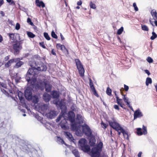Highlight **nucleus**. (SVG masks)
I'll list each match as a JSON object with an SVG mask.
<instances>
[{
  "label": "nucleus",
  "mask_w": 157,
  "mask_h": 157,
  "mask_svg": "<svg viewBox=\"0 0 157 157\" xmlns=\"http://www.w3.org/2000/svg\"><path fill=\"white\" fill-rule=\"evenodd\" d=\"M33 64L29 63L31 68L29 69L26 75V79L29 82L30 79H35L37 80V74H38L39 71H45L47 70V67L43 63H41L39 66L36 67H34V64H36L35 62L33 61Z\"/></svg>",
  "instance_id": "1"
},
{
  "label": "nucleus",
  "mask_w": 157,
  "mask_h": 157,
  "mask_svg": "<svg viewBox=\"0 0 157 157\" xmlns=\"http://www.w3.org/2000/svg\"><path fill=\"white\" fill-rule=\"evenodd\" d=\"M71 128L75 131V134L78 136H81L84 133L88 137H92V132L89 126L86 124H84L82 126L80 125H77L75 124L71 125Z\"/></svg>",
  "instance_id": "2"
},
{
  "label": "nucleus",
  "mask_w": 157,
  "mask_h": 157,
  "mask_svg": "<svg viewBox=\"0 0 157 157\" xmlns=\"http://www.w3.org/2000/svg\"><path fill=\"white\" fill-rule=\"evenodd\" d=\"M27 81L29 83L28 86L25 90V95L27 99L30 100H32V91H36L38 90V89H35V87L37 85L36 79H30L29 82L27 80Z\"/></svg>",
  "instance_id": "3"
},
{
  "label": "nucleus",
  "mask_w": 157,
  "mask_h": 157,
  "mask_svg": "<svg viewBox=\"0 0 157 157\" xmlns=\"http://www.w3.org/2000/svg\"><path fill=\"white\" fill-rule=\"evenodd\" d=\"M102 145V142H100L95 147L92 148L91 150L92 157H99Z\"/></svg>",
  "instance_id": "4"
},
{
  "label": "nucleus",
  "mask_w": 157,
  "mask_h": 157,
  "mask_svg": "<svg viewBox=\"0 0 157 157\" xmlns=\"http://www.w3.org/2000/svg\"><path fill=\"white\" fill-rule=\"evenodd\" d=\"M36 83L37 85L35 87V89L43 90L45 87L46 91L49 92L51 90V86L49 84L46 83L41 80L39 82Z\"/></svg>",
  "instance_id": "5"
},
{
  "label": "nucleus",
  "mask_w": 157,
  "mask_h": 157,
  "mask_svg": "<svg viewBox=\"0 0 157 157\" xmlns=\"http://www.w3.org/2000/svg\"><path fill=\"white\" fill-rule=\"evenodd\" d=\"M79 145L81 149L85 152H88L90 150V147L87 144V141L85 139L82 138L79 140Z\"/></svg>",
  "instance_id": "6"
},
{
  "label": "nucleus",
  "mask_w": 157,
  "mask_h": 157,
  "mask_svg": "<svg viewBox=\"0 0 157 157\" xmlns=\"http://www.w3.org/2000/svg\"><path fill=\"white\" fill-rule=\"evenodd\" d=\"M75 62L80 75L82 77L83 76L85 71L81 62L78 59H75Z\"/></svg>",
  "instance_id": "7"
},
{
  "label": "nucleus",
  "mask_w": 157,
  "mask_h": 157,
  "mask_svg": "<svg viewBox=\"0 0 157 157\" xmlns=\"http://www.w3.org/2000/svg\"><path fill=\"white\" fill-rule=\"evenodd\" d=\"M109 122L110 126L116 130H120L122 128L114 119H113L112 121H109Z\"/></svg>",
  "instance_id": "8"
},
{
  "label": "nucleus",
  "mask_w": 157,
  "mask_h": 157,
  "mask_svg": "<svg viewBox=\"0 0 157 157\" xmlns=\"http://www.w3.org/2000/svg\"><path fill=\"white\" fill-rule=\"evenodd\" d=\"M10 75L11 76L13 77L16 83H17L19 82V81L21 78V77L18 75L17 73L14 72V71L12 70H10Z\"/></svg>",
  "instance_id": "9"
},
{
  "label": "nucleus",
  "mask_w": 157,
  "mask_h": 157,
  "mask_svg": "<svg viewBox=\"0 0 157 157\" xmlns=\"http://www.w3.org/2000/svg\"><path fill=\"white\" fill-rule=\"evenodd\" d=\"M68 119L72 124L74 123L75 121V114L72 111H69L67 114Z\"/></svg>",
  "instance_id": "10"
},
{
  "label": "nucleus",
  "mask_w": 157,
  "mask_h": 157,
  "mask_svg": "<svg viewBox=\"0 0 157 157\" xmlns=\"http://www.w3.org/2000/svg\"><path fill=\"white\" fill-rule=\"evenodd\" d=\"M58 114V112L54 110H51L47 114V116L48 118L52 119L57 116Z\"/></svg>",
  "instance_id": "11"
},
{
  "label": "nucleus",
  "mask_w": 157,
  "mask_h": 157,
  "mask_svg": "<svg viewBox=\"0 0 157 157\" xmlns=\"http://www.w3.org/2000/svg\"><path fill=\"white\" fill-rule=\"evenodd\" d=\"M76 120L78 122V123L76 124V123L74 122V123L71 124V125L74 124H75L77 125V127H78V125H80V124L83 123L84 121L83 118L82 117V116L80 114H77L76 118Z\"/></svg>",
  "instance_id": "12"
},
{
  "label": "nucleus",
  "mask_w": 157,
  "mask_h": 157,
  "mask_svg": "<svg viewBox=\"0 0 157 157\" xmlns=\"http://www.w3.org/2000/svg\"><path fill=\"white\" fill-rule=\"evenodd\" d=\"M53 102V103L56 104L57 105L59 106L61 109H65L66 108L65 103L62 101H58L57 100H54Z\"/></svg>",
  "instance_id": "13"
},
{
  "label": "nucleus",
  "mask_w": 157,
  "mask_h": 157,
  "mask_svg": "<svg viewBox=\"0 0 157 157\" xmlns=\"http://www.w3.org/2000/svg\"><path fill=\"white\" fill-rule=\"evenodd\" d=\"M60 125L63 129L65 130H67L69 128L66 121L65 119L62 121L60 124Z\"/></svg>",
  "instance_id": "14"
},
{
  "label": "nucleus",
  "mask_w": 157,
  "mask_h": 157,
  "mask_svg": "<svg viewBox=\"0 0 157 157\" xmlns=\"http://www.w3.org/2000/svg\"><path fill=\"white\" fill-rule=\"evenodd\" d=\"M142 129L141 128H138V135H142L143 134L145 135L147 134V128L144 125H143V132L141 131Z\"/></svg>",
  "instance_id": "15"
},
{
  "label": "nucleus",
  "mask_w": 157,
  "mask_h": 157,
  "mask_svg": "<svg viewBox=\"0 0 157 157\" xmlns=\"http://www.w3.org/2000/svg\"><path fill=\"white\" fill-rule=\"evenodd\" d=\"M13 48L15 50L14 54H17L19 52V50L21 49L22 47L20 44L17 43L13 45Z\"/></svg>",
  "instance_id": "16"
},
{
  "label": "nucleus",
  "mask_w": 157,
  "mask_h": 157,
  "mask_svg": "<svg viewBox=\"0 0 157 157\" xmlns=\"http://www.w3.org/2000/svg\"><path fill=\"white\" fill-rule=\"evenodd\" d=\"M19 58H16L10 59L5 64V66L6 67H9L11 65L12 63L14 62H17V61H19Z\"/></svg>",
  "instance_id": "17"
},
{
  "label": "nucleus",
  "mask_w": 157,
  "mask_h": 157,
  "mask_svg": "<svg viewBox=\"0 0 157 157\" xmlns=\"http://www.w3.org/2000/svg\"><path fill=\"white\" fill-rule=\"evenodd\" d=\"M17 96L21 103L24 104L25 103V100L22 93L21 91L18 90L17 91Z\"/></svg>",
  "instance_id": "18"
},
{
  "label": "nucleus",
  "mask_w": 157,
  "mask_h": 157,
  "mask_svg": "<svg viewBox=\"0 0 157 157\" xmlns=\"http://www.w3.org/2000/svg\"><path fill=\"white\" fill-rule=\"evenodd\" d=\"M49 108L48 104H42L39 106V109L44 112Z\"/></svg>",
  "instance_id": "19"
},
{
  "label": "nucleus",
  "mask_w": 157,
  "mask_h": 157,
  "mask_svg": "<svg viewBox=\"0 0 157 157\" xmlns=\"http://www.w3.org/2000/svg\"><path fill=\"white\" fill-rule=\"evenodd\" d=\"M44 100L46 102H48L51 99L50 95L47 93H44L43 95Z\"/></svg>",
  "instance_id": "20"
},
{
  "label": "nucleus",
  "mask_w": 157,
  "mask_h": 157,
  "mask_svg": "<svg viewBox=\"0 0 157 157\" xmlns=\"http://www.w3.org/2000/svg\"><path fill=\"white\" fill-rule=\"evenodd\" d=\"M36 3L37 6L40 7L41 6L42 8H44L45 6L44 3L42 1H40L39 0H36Z\"/></svg>",
  "instance_id": "21"
},
{
  "label": "nucleus",
  "mask_w": 157,
  "mask_h": 157,
  "mask_svg": "<svg viewBox=\"0 0 157 157\" xmlns=\"http://www.w3.org/2000/svg\"><path fill=\"white\" fill-rule=\"evenodd\" d=\"M151 14L154 20H156L157 19V12L155 10H152L151 12Z\"/></svg>",
  "instance_id": "22"
},
{
  "label": "nucleus",
  "mask_w": 157,
  "mask_h": 157,
  "mask_svg": "<svg viewBox=\"0 0 157 157\" xmlns=\"http://www.w3.org/2000/svg\"><path fill=\"white\" fill-rule=\"evenodd\" d=\"M64 133L65 135L67 138H68L70 140L72 141L73 140V138L72 135L70 132H65Z\"/></svg>",
  "instance_id": "23"
},
{
  "label": "nucleus",
  "mask_w": 157,
  "mask_h": 157,
  "mask_svg": "<svg viewBox=\"0 0 157 157\" xmlns=\"http://www.w3.org/2000/svg\"><path fill=\"white\" fill-rule=\"evenodd\" d=\"M121 130L122 133L124 138L128 139V132L124 130L122 128Z\"/></svg>",
  "instance_id": "24"
},
{
  "label": "nucleus",
  "mask_w": 157,
  "mask_h": 157,
  "mask_svg": "<svg viewBox=\"0 0 157 157\" xmlns=\"http://www.w3.org/2000/svg\"><path fill=\"white\" fill-rule=\"evenodd\" d=\"M51 95L54 98H58L59 96L58 93L56 91H53L52 92Z\"/></svg>",
  "instance_id": "25"
},
{
  "label": "nucleus",
  "mask_w": 157,
  "mask_h": 157,
  "mask_svg": "<svg viewBox=\"0 0 157 157\" xmlns=\"http://www.w3.org/2000/svg\"><path fill=\"white\" fill-rule=\"evenodd\" d=\"M32 99L33 100V103L35 104L37 103L39 101L38 98L37 96L36 95L32 96Z\"/></svg>",
  "instance_id": "26"
},
{
  "label": "nucleus",
  "mask_w": 157,
  "mask_h": 157,
  "mask_svg": "<svg viewBox=\"0 0 157 157\" xmlns=\"http://www.w3.org/2000/svg\"><path fill=\"white\" fill-rule=\"evenodd\" d=\"M56 141L59 144H62L64 143V142L63 140L60 137H56Z\"/></svg>",
  "instance_id": "27"
},
{
  "label": "nucleus",
  "mask_w": 157,
  "mask_h": 157,
  "mask_svg": "<svg viewBox=\"0 0 157 157\" xmlns=\"http://www.w3.org/2000/svg\"><path fill=\"white\" fill-rule=\"evenodd\" d=\"M63 47H61V50L66 55H67L68 54V52L67 49L65 47L64 45L63 46H62Z\"/></svg>",
  "instance_id": "28"
},
{
  "label": "nucleus",
  "mask_w": 157,
  "mask_h": 157,
  "mask_svg": "<svg viewBox=\"0 0 157 157\" xmlns=\"http://www.w3.org/2000/svg\"><path fill=\"white\" fill-rule=\"evenodd\" d=\"M73 154L75 157H80L78 151L76 149H74L72 151Z\"/></svg>",
  "instance_id": "29"
},
{
  "label": "nucleus",
  "mask_w": 157,
  "mask_h": 157,
  "mask_svg": "<svg viewBox=\"0 0 157 157\" xmlns=\"http://www.w3.org/2000/svg\"><path fill=\"white\" fill-rule=\"evenodd\" d=\"M146 85L148 86L149 84H151L152 83V79L151 78L147 77L146 78Z\"/></svg>",
  "instance_id": "30"
},
{
  "label": "nucleus",
  "mask_w": 157,
  "mask_h": 157,
  "mask_svg": "<svg viewBox=\"0 0 157 157\" xmlns=\"http://www.w3.org/2000/svg\"><path fill=\"white\" fill-rule=\"evenodd\" d=\"M93 136L92 137H91L92 138L90 140L89 144L90 146H93L94 145L95 143V140L93 138Z\"/></svg>",
  "instance_id": "31"
},
{
  "label": "nucleus",
  "mask_w": 157,
  "mask_h": 157,
  "mask_svg": "<svg viewBox=\"0 0 157 157\" xmlns=\"http://www.w3.org/2000/svg\"><path fill=\"white\" fill-rule=\"evenodd\" d=\"M20 60L18 61V62H17L16 65L14 66V67L16 68H18L22 65L23 64V62L22 61H20ZM18 62L17 61V62Z\"/></svg>",
  "instance_id": "32"
},
{
  "label": "nucleus",
  "mask_w": 157,
  "mask_h": 157,
  "mask_svg": "<svg viewBox=\"0 0 157 157\" xmlns=\"http://www.w3.org/2000/svg\"><path fill=\"white\" fill-rule=\"evenodd\" d=\"M123 96V98L124 101L127 103V105H129V102L128 101V98L126 97L125 95H124Z\"/></svg>",
  "instance_id": "33"
},
{
  "label": "nucleus",
  "mask_w": 157,
  "mask_h": 157,
  "mask_svg": "<svg viewBox=\"0 0 157 157\" xmlns=\"http://www.w3.org/2000/svg\"><path fill=\"white\" fill-rule=\"evenodd\" d=\"M141 28L143 30L148 31L149 30L148 27L145 25H141Z\"/></svg>",
  "instance_id": "34"
},
{
  "label": "nucleus",
  "mask_w": 157,
  "mask_h": 157,
  "mask_svg": "<svg viewBox=\"0 0 157 157\" xmlns=\"http://www.w3.org/2000/svg\"><path fill=\"white\" fill-rule=\"evenodd\" d=\"M4 129L0 127V130L2 131V130ZM4 142V140L3 139H0V151H1L2 150V147L1 146V145L2 144V143Z\"/></svg>",
  "instance_id": "35"
},
{
  "label": "nucleus",
  "mask_w": 157,
  "mask_h": 157,
  "mask_svg": "<svg viewBox=\"0 0 157 157\" xmlns=\"http://www.w3.org/2000/svg\"><path fill=\"white\" fill-rule=\"evenodd\" d=\"M124 30V28L123 27H121L117 31V33L118 35H121Z\"/></svg>",
  "instance_id": "36"
},
{
  "label": "nucleus",
  "mask_w": 157,
  "mask_h": 157,
  "mask_svg": "<svg viewBox=\"0 0 157 157\" xmlns=\"http://www.w3.org/2000/svg\"><path fill=\"white\" fill-rule=\"evenodd\" d=\"M90 88L93 90V91L94 92L96 93V90H95V88L93 85V84L92 82H91V81H90Z\"/></svg>",
  "instance_id": "37"
},
{
  "label": "nucleus",
  "mask_w": 157,
  "mask_h": 157,
  "mask_svg": "<svg viewBox=\"0 0 157 157\" xmlns=\"http://www.w3.org/2000/svg\"><path fill=\"white\" fill-rule=\"evenodd\" d=\"M27 34L29 37L31 38H34L35 36V35L31 32H27Z\"/></svg>",
  "instance_id": "38"
},
{
  "label": "nucleus",
  "mask_w": 157,
  "mask_h": 157,
  "mask_svg": "<svg viewBox=\"0 0 157 157\" xmlns=\"http://www.w3.org/2000/svg\"><path fill=\"white\" fill-rule=\"evenodd\" d=\"M153 20V19H150L149 21L150 23L151 24V25L153 26H154L153 23L154 22L155 25L156 26H157V21L156 20H155V21H153L152 20Z\"/></svg>",
  "instance_id": "39"
},
{
  "label": "nucleus",
  "mask_w": 157,
  "mask_h": 157,
  "mask_svg": "<svg viewBox=\"0 0 157 157\" xmlns=\"http://www.w3.org/2000/svg\"><path fill=\"white\" fill-rule=\"evenodd\" d=\"M152 35L150 38L151 40H153L157 37V35L154 32L152 33Z\"/></svg>",
  "instance_id": "40"
},
{
  "label": "nucleus",
  "mask_w": 157,
  "mask_h": 157,
  "mask_svg": "<svg viewBox=\"0 0 157 157\" xmlns=\"http://www.w3.org/2000/svg\"><path fill=\"white\" fill-rule=\"evenodd\" d=\"M7 89H2L1 88V91L4 94H5L6 95H8V93L7 91Z\"/></svg>",
  "instance_id": "41"
},
{
  "label": "nucleus",
  "mask_w": 157,
  "mask_h": 157,
  "mask_svg": "<svg viewBox=\"0 0 157 157\" xmlns=\"http://www.w3.org/2000/svg\"><path fill=\"white\" fill-rule=\"evenodd\" d=\"M90 6L91 8L93 9H95L96 8V6L95 4L93 3L92 2H91L90 3Z\"/></svg>",
  "instance_id": "42"
},
{
  "label": "nucleus",
  "mask_w": 157,
  "mask_h": 157,
  "mask_svg": "<svg viewBox=\"0 0 157 157\" xmlns=\"http://www.w3.org/2000/svg\"><path fill=\"white\" fill-rule=\"evenodd\" d=\"M44 36L45 37V38L48 40H49L50 39V37L48 33H44Z\"/></svg>",
  "instance_id": "43"
},
{
  "label": "nucleus",
  "mask_w": 157,
  "mask_h": 157,
  "mask_svg": "<svg viewBox=\"0 0 157 157\" xmlns=\"http://www.w3.org/2000/svg\"><path fill=\"white\" fill-rule=\"evenodd\" d=\"M9 36L11 39L14 41L15 40L14 37V34L13 33H10L9 34Z\"/></svg>",
  "instance_id": "44"
},
{
  "label": "nucleus",
  "mask_w": 157,
  "mask_h": 157,
  "mask_svg": "<svg viewBox=\"0 0 157 157\" xmlns=\"http://www.w3.org/2000/svg\"><path fill=\"white\" fill-rule=\"evenodd\" d=\"M0 86H1L4 89H7L6 85L4 83H2L0 82Z\"/></svg>",
  "instance_id": "45"
},
{
  "label": "nucleus",
  "mask_w": 157,
  "mask_h": 157,
  "mask_svg": "<svg viewBox=\"0 0 157 157\" xmlns=\"http://www.w3.org/2000/svg\"><path fill=\"white\" fill-rule=\"evenodd\" d=\"M111 90L109 87L107 88L106 90V93L109 95H110L111 94Z\"/></svg>",
  "instance_id": "46"
},
{
  "label": "nucleus",
  "mask_w": 157,
  "mask_h": 157,
  "mask_svg": "<svg viewBox=\"0 0 157 157\" xmlns=\"http://www.w3.org/2000/svg\"><path fill=\"white\" fill-rule=\"evenodd\" d=\"M51 35L52 37L55 38L57 39V36L55 34L53 31H52L51 33Z\"/></svg>",
  "instance_id": "47"
},
{
  "label": "nucleus",
  "mask_w": 157,
  "mask_h": 157,
  "mask_svg": "<svg viewBox=\"0 0 157 157\" xmlns=\"http://www.w3.org/2000/svg\"><path fill=\"white\" fill-rule=\"evenodd\" d=\"M147 60L149 63H152L153 62V59L150 57H148L147 59Z\"/></svg>",
  "instance_id": "48"
},
{
  "label": "nucleus",
  "mask_w": 157,
  "mask_h": 157,
  "mask_svg": "<svg viewBox=\"0 0 157 157\" xmlns=\"http://www.w3.org/2000/svg\"><path fill=\"white\" fill-rule=\"evenodd\" d=\"M27 22L31 25L33 26V23L31 21V19L29 18H28L27 19Z\"/></svg>",
  "instance_id": "49"
},
{
  "label": "nucleus",
  "mask_w": 157,
  "mask_h": 157,
  "mask_svg": "<svg viewBox=\"0 0 157 157\" xmlns=\"http://www.w3.org/2000/svg\"><path fill=\"white\" fill-rule=\"evenodd\" d=\"M36 151H34V152L32 153V155L30 156V157H36L37 156V155L36 154Z\"/></svg>",
  "instance_id": "50"
},
{
  "label": "nucleus",
  "mask_w": 157,
  "mask_h": 157,
  "mask_svg": "<svg viewBox=\"0 0 157 157\" xmlns=\"http://www.w3.org/2000/svg\"><path fill=\"white\" fill-rule=\"evenodd\" d=\"M143 116V114L140 110L138 109V117H141Z\"/></svg>",
  "instance_id": "51"
},
{
  "label": "nucleus",
  "mask_w": 157,
  "mask_h": 157,
  "mask_svg": "<svg viewBox=\"0 0 157 157\" xmlns=\"http://www.w3.org/2000/svg\"><path fill=\"white\" fill-rule=\"evenodd\" d=\"M137 117V110L135 111L134 114V120H135Z\"/></svg>",
  "instance_id": "52"
},
{
  "label": "nucleus",
  "mask_w": 157,
  "mask_h": 157,
  "mask_svg": "<svg viewBox=\"0 0 157 157\" xmlns=\"http://www.w3.org/2000/svg\"><path fill=\"white\" fill-rule=\"evenodd\" d=\"M6 1L11 5L14 4V3L13 0H6Z\"/></svg>",
  "instance_id": "53"
},
{
  "label": "nucleus",
  "mask_w": 157,
  "mask_h": 157,
  "mask_svg": "<svg viewBox=\"0 0 157 157\" xmlns=\"http://www.w3.org/2000/svg\"><path fill=\"white\" fill-rule=\"evenodd\" d=\"M20 24L18 23H17V24H16V26H15V29H16L18 30L20 29Z\"/></svg>",
  "instance_id": "54"
},
{
  "label": "nucleus",
  "mask_w": 157,
  "mask_h": 157,
  "mask_svg": "<svg viewBox=\"0 0 157 157\" xmlns=\"http://www.w3.org/2000/svg\"><path fill=\"white\" fill-rule=\"evenodd\" d=\"M122 100L121 99L119 98L118 97H117V103L118 104H119L121 103V101Z\"/></svg>",
  "instance_id": "55"
},
{
  "label": "nucleus",
  "mask_w": 157,
  "mask_h": 157,
  "mask_svg": "<svg viewBox=\"0 0 157 157\" xmlns=\"http://www.w3.org/2000/svg\"><path fill=\"white\" fill-rule=\"evenodd\" d=\"M124 89L125 91H128V89H129V87L128 86H127L125 84H124Z\"/></svg>",
  "instance_id": "56"
},
{
  "label": "nucleus",
  "mask_w": 157,
  "mask_h": 157,
  "mask_svg": "<svg viewBox=\"0 0 157 157\" xmlns=\"http://www.w3.org/2000/svg\"><path fill=\"white\" fill-rule=\"evenodd\" d=\"M133 6L134 7L135 10L137 11V7L136 4V3H134L133 4Z\"/></svg>",
  "instance_id": "57"
},
{
  "label": "nucleus",
  "mask_w": 157,
  "mask_h": 157,
  "mask_svg": "<svg viewBox=\"0 0 157 157\" xmlns=\"http://www.w3.org/2000/svg\"><path fill=\"white\" fill-rule=\"evenodd\" d=\"M36 118H37L38 120L39 121H41V120L42 119L41 117H40L38 115H36Z\"/></svg>",
  "instance_id": "58"
},
{
  "label": "nucleus",
  "mask_w": 157,
  "mask_h": 157,
  "mask_svg": "<svg viewBox=\"0 0 157 157\" xmlns=\"http://www.w3.org/2000/svg\"><path fill=\"white\" fill-rule=\"evenodd\" d=\"M62 118V119H64V117H61L60 116H59L58 118L56 120V121L57 122L59 121V120L61 119Z\"/></svg>",
  "instance_id": "59"
},
{
  "label": "nucleus",
  "mask_w": 157,
  "mask_h": 157,
  "mask_svg": "<svg viewBox=\"0 0 157 157\" xmlns=\"http://www.w3.org/2000/svg\"><path fill=\"white\" fill-rule=\"evenodd\" d=\"M114 108L115 109H116V110H119V106L117 105H114Z\"/></svg>",
  "instance_id": "60"
},
{
  "label": "nucleus",
  "mask_w": 157,
  "mask_h": 157,
  "mask_svg": "<svg viewBox=\"0 0 157 157\" xmlns=\"http://www.w3.org/2000/svg\"><path fill=\"white\" fill-rule=\"evenodd\" d=\"M101 124L102 127L103 128H106L107 125L106 124H105L103 123L102 122L101 123Z\"/></svg>",
  "instance_id": "61"
},
{
  "label": "nucleus",
  "mask_w": 157,
  "mask_h": 157,
  "mask_svg": "<svg viewBox=\"0 0 157 157\" xmlns=\"http://www.w3.org/2000/svg\"><path fill=\"white\" fill-rule=\"evenodd\" d=\"M62 45H61V44H56V48L59 49V48L61 47V46Z\"/></svg>",
  "instance_id": "62"
},
{
  "label": "nucleus",
  "mask_w": 157,
  "mask_h": 157,
  "mask_svg": "<svg viewBox=\"0 0 157 157\" xmlns=\"http://www.w3.org/2000/svg\"><path fill=\"white\" fill-rule=\"evenodd\" d=\"M144 71L145 73L147 74L148 75H150V73L149 71L148 70H144Z\"/></svg>",
  "instance_id": "63"
},
{
  "label": "nucleus",
  "mask_w": 157,
  "mask_h": 157,
  "mask_svg": "<svg viewBox=\"0 0 157 157\" xmlns=\"http://www.w3.org/2000/svg\"><path fill=\"white\" fill-rule=\"evenodd\" d=\"M9 59V56H7L5 57L4 58V60L5 61H6L8 60Z\"/></svg>",
  "instance_id": "64"
}]
</instances>
